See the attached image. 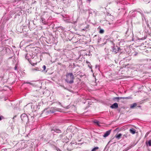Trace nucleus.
<instances>
[{"instance_id": "nucleus-1", "label": "nucleus", "mask_w": 151, "mask_h": 151, "mask_svg": "<svg viewBox=\"0 0 151 151\" xmlns=\"http://www.w3.org/2000/svg\"><path fill=\"white\" fill-rule=\"evenodd\" d=\"M66 79L65 81L68 83L72 84L74 83V77L72 73H67L66 75Z\"/></svg>"}, {"instance_id": "nucleus-2", "label": "nucleus", "mask_w": 151, "mask_h": 151, "mask_svg": "<svg viewBox=\"0 0 151 151\" xmlns=\"http://www.w3.org/2000/svg\"><path fill=\"white\" fill-rule=\"evenodd\" d=\"M122 49L117 46H114L112 47V52L115 54L118 52L122 53Z\"/></svg>"}, {"instance_id": "nucleus-3", "label": "nucleus", "mask_w": 151, "mask_h": 151, "mask_svg": "<svg viewBox=\"0 0 151 151\" xmlns=\"http://www.w3.org/2000/svg\"><path fill=\"white\" fill-rule=\"evenodd\" d=\"M21 118L22 121L27 123L29 122V119L27 115L25 114H22L21 115Z\"/></svg>"}, {"instance_id": "nucleus-4", "label": "nucleus", "mask_w": 151, "mask_h": 151, "mask_svg": "<svg viewBox=\"0 0 151 151\" xmlns=\"http://www.w3.org/2000/svg\"><path fill=\"white\" fill-rule=\"evenodd\" d=\"M51 133L54 135V132L59 134L62 132L58 128L56 127H53L51 130Z\"/></svg>"}, {"instance_id": "nucleus-5", "label": "nucleus", "mask_w": 151, "mask_h": 151, "mask_svg": "<svg viewBox=\"0 0 151 151\" xmlns=\"http://www.w3.org/2000/svg\"><path fill=\"white\" fill-rule=\"evenodd\" d=\"M58 138L61 140L63 142H67L68 140L67 137L63 134H61L60 135Z\"/></svg>"}, {"instance_id": "nucleus-6", "label": "nucleus", "mask_w": 151, "mask_h": 151, "mask_svg": "<svg viewBox=\"0 0 151 151\" xmlns=\"http://www.w3.org/2000/svg\"><path fill=\"white\" fill-rule=\"evenodd\" d=\"M25 58L29 60V58H33L34 57H33L32 56H31L30 54L27 53L25 56Z\"/></svg>"}, {"instance_id": "nucleus-7", "label": "nucleus", "mask_w": 151, "mask_h": 151, "mask_svg": "<svg viewBox=\"0 0 151 151\" xmlns=\"http://www.w3.org/2000/svg\"><path fill=\"white\" fill-rule=\"evenodd\" d=\"M111 133V130H109L105 132L104 134L103 135V137H106L109 136Z\"/></svg>"}, {"instance_id": "nucleus-8", "label": "nucleus", "mask_w": 151, "mask_h": 151, "mask_svg": "<svg viewBox=\"0 0 151 151\" xmlns=\"http://www.w3.org/2000/svg\"><path fill=\"white\" fill-rule=\"evenodd\" d=\"M118 104L117 103H115L113 104H112L111 106L110 107L112 109L116 108L118 107Z\"/></svg>"}, {"instance_id": "nucleus-9", "label": "nucleus", "mask_w": 151, "mask_h": 151, "mask_svg": "<svg viewBox=\"0 0 151 151\" xmlns=\"http://www.w3.org/2000/svg\"><path fill=\"white\" fill-rule=\"evenodd\" d=\"M122 99V97H116L113 98V100L115 101L119 102V100Z\"/></svg>"}, {"instance_id": "nucleus-10", "label": "nucleus", "mask_w": 151, "mask_h": 151, "mask_svg": "<svg viewBox=\"0 0 151 151\" xmlns=\"http://www.w3.org/2000/svg\"><path fill=\"white\" fill-rule=\"evenodd\" d=\"M40 19V21H42V23H43L44 24H47V22L45 21V19L42 17H41Z\"/></svg>"}, {"instance_id": "nucleus-11", "label": "nucleus", "mask_w": 151, "mask_h": 151, "mask_svg": "<svg viewBox=\"0 0 151 151\" xmlns=\"http://www.w3.org/2000/svg\"><path fill=\"white\" fill-rule=\"evenodd\" d=\"M89 27V25L86 24V26H85L83 29H82L81 30L82 31H87V29H88Z\"/></svg>"}, {"instance_id": "nucleus-12", "label": "nucleus", "mask_w": 151, "mask_h": 151, "mask_svg": "<svg viewBox=\"0 0 151 151\" xmlns=\"http://www.w3.org/2000/svg\"><path fill=\"white\" fill-rule=\"evenodd\" d=\"M44 112L45 113H53L55 112V111H52V110H50V111L48 110L47 111V110H45L44 111Z\"/></svg>"}, {"instance_id": "nucleus-13", "label": "nucleus", "mask_w": 151, "mask_h": 151, "mask_svg": "<svg viewBox=\"0 0 151 151\" xmlns=\"http://www.w3.org/2000/svg\"><path fill=\"white\" fill-rule=\"evenodd\" d=\"M129 132L133 134H134L136 132V130L133 128H132L129 130Z\"/></svg>"}, {"instance_id": "nucleus-14", "label": "nucleus", "mask_w": 151, "mask_h": 151, "mask_svg": "<svg viewBox=\"0 0 151 151\" xmlns=\"http://www.w3.org/2000/svg\"><path fill=\"white\" fill-rule=\"evenodd\" d=\"M137 105V104L136 103L132 104L130 105V108L131 109H133L134 108V107L136 106Z\"/></svg>"}, {"instance_id": "nucleus-15", "label": "nucleus", "mask_w": 151, "mask_h": 151, "mask_svg": "<svg viewBox=\"0 0 151 151\" xmlns=\"http://www.w3.org/2000/svg\"><path fill=\"white\" fill-rule=\"evenodd\" d=\"M122 136V134L121 133H120L118 134H116L115 136V137L117 138L118 139H119Z\"/></svg>"}, {"instance_id": "nucleus-16", "label": "nucleus", "mask_w": 151, "mask_h": 151, "mask_svg": "<svg viewBox=\"0 0 151 151\" xmlns=\"http://www.w3.org/2000/svg\"><path fill=\"white\" fill-rule=\"evenodd\" d=\"M42 68H43V70H42V71L43 72H45V73L47 72V71L45 70L46 69V67L45 65H44L42 66Z\"/></svg>"}, {"instance_id": "nucleus-17", "label": "nucleus", "mask_w": 151, "mask_h": 151, "mask_svg": "<svg viewBox=\"0 0 151 151\" xmlns=\"http://www.w3.org/2000/svg\"><path fill=\"white\" fill-rule=\"evenodd\" d=\"M101 38L100 37H99V36H98V41H97L98 43H100V41L101 40Z\"/></svg>"}, {"instance_id": "nucleus-18", "label": "nucleus", "mask_w": 151, "mask_h": 151, "mask_svg": "<svg viewBox=\"0 0 151 151\" xmlns=\"http://www.w3.org/2000/svg\"><path fill=\"white\" fill-rule=\"evenodd\" d=\"M146 145H147V144H149V146H151V139L149 140L148 143H147V142H146Z\"/></svg>"}, {"instance_id": "nucleus-19", "label": "nucleus", "mask_w": 151, "mask_h": 151, "mask_svg": "<svg viewBox=\"0 0 151 151\" xmlns=\"http://www.w3.org/2000/svg\"><path fill=\"white\" fill-rule=\"evenodd\" d=\"M99 148L98 147H96L94 148L91 150V151H96V150L98 149Z\"/></svg>"}, {"instance_id": "nucleus-20", "label": "nucleus", "mask_w": 151, "mask_h": 151, "mask_svg": "<svg viewBox=\"0 0 151 151\" xmlns=\"http://www.w3.org/2000/svg\"><path fill=\"white\" fill-rule=\"evenodd\" d=\"M86 63L88 64V67L90 68H91V66H90V65H91L90 64V63L88 61H86Z\"/></svg>"}, {"instance_id": "nucleus-21", "label": "nucleus", "mask_w": 151, "mask_h": 151, "mask_svg": "<svg viewBox=\"0 0 151 151\" xmlns=\"http://www.w3.org/2000/svg\"><path fill=\"white\" fill-rule=\"evenodd\" d=\"M99 121H97L96 120H95L94 121V123L95 124H97L98 125H99Z\"/></svg>"}, {"instance_id": "nucleus-22", "label": "nucleus", "mask_w": 151, "mask_h": 151, "mask_svg": "<svg viewBox=\"0 0 151 151\" xmlns=\"http://www.w3.org/2000/svg\"><path fill=\"white\" fill-rule=\"evenodd\" d=\"M35 70L37 71H41V69H40V68H38V67L36 68H35Z\"/></svg>"}, {"instance_id": "nucleus-23", "label": "nucleus", "mask_w": 151, "mask_h": 151, "mask_svg": "<svg viewBox=\"0 0 151 151\" xmlns=\"http://www.w3.org/2000/svg\"><path fill=\"white\" fill-rule=\"evenodd\" d=\"M127 134H124L122 137V139H124L125 138H127Z\"/></svg>"}, {"instance_id": "nucleus-24", "label": "nucleus", "mask_w": 151, "mask_h": 151, "mask_svg": "<svg viewBox=\"0 0 151 151\" xmlns=\"http://www.w3.org/2000/svg\"><path fill=\"white\" fill-rule=\"evenodd\" d=\"M104 32V31L103 29H101L99 31V33L101 34L103 33Z\"/></svg>"}, {"instance_id": "nucleus-25", "label": "nucleus", "mask_w": 151, "mask_h": 151, "mask_svg": "<svg viewBox=\"0 0 151 151\" xmlns=\"http://www.w3.org/2000/svg\"><path fill=\"white\" fill-rule=\"evenodd\" d=\"M24 83H27V84H29L31 85H33V84L31 82H26Z\"/></svg>"}, {"instance_id": "nucleus-26", "label": "nucleus", "mask_w": 151, "mask_h": 151, "mask_svg": "<svg viewBox=\"0 0 151 151\" xmlns=\"http://www.w3.org/2000/svg\"><path fill=\"white\" fill-rule=\"evenodd\" d=\"M107 40H104V43L102 44L103 45L106 43L107 42Z\"/></svg>"}, {"instance_id": "nucleus-27", "label": "nucleus", "mask_w": 151, "mask_h": 151, "mask_svg": "<svg viewBox=\"0 0 151 151\" xmlns=\"http://www.w3.org/2000/svg\"><path fill=\"white\" fill-rule=\"evenodd\" d=\"M44 135H42L40 137V139H43L44 138Z\"/></svg>"}, {"instance_id": "nucleus-28", "label": "nucleus", "mask_w": 151, "mask_h": 151, "mask_svg": "<svg viewBox=\"0 0 151 151\" xmlns=\"http://www.w3.org/2000/svg\"><path fill=\"white\" fill-rule=\"evenodd\" d=\"M96 68L98 70H99V65H96L95 66Z\"/></svg>"}, {"instance_id": "nucleus-29", "label": "nucleus", "mask_w": 151, "mask_h": 151, "mask_svg": "<svg viewBox=\"0 0 151 151\" xmlns=\"http://www.w3.org/2000/svg\"><path fill=\"white\" fill-rule=\"evenodd\" d=\"M4 119V117L3 116H0V121L2 119Z\"/></svg>"}, {"instance_id": "nucleus-30", "label": "nucleus", "mask_w": 151, "mask_h": 151, "mask_svg": "<svg viewBox=\"0 0 151 151\" xmlns=\"http://www.w3.org/2000/svg\"><path fill=\"white\" fill-rule=\"evenodd\" d=\"M129 99V97H122V99Z\"/></svg>"}, {"instance_id": "nucleus-31", "label": "nucleus", "mask_w": 151, "mask_h": 151, "mask_svg": "<svg viewBox=\"0 0 151 151\" xmlns=\"http://www.w3.org/2000/svg\"><path fill=\"white\" fill-rule=\"evenodd\" d=\"M14 69L15 70H17V66L16 64V65L14 67Z\"/></svg>"}, {"instance_id": "nucleus-32", "label": "nucleus", "mask_w": 151, "mask_h": 151, "mask_svg": "<svg viewBox=\"0 0 151 151\" xmlns=\"http://www.w3.org/2000/svg\"><path fill=\"white\" fill-rule=\"evenodd\" d=\"M60 86H61L64 89H66V88L63 85H61Z\"/></svg>"}, {"instance_id": "nucleus-33", "label": "nucleus", "mask_w": 151, "mask_h": 151, "mask_svg": "<svg viewBox=\"0 0 151 151\" xmlns=\"http://www.w3.org/2000/svg\"><path fill=\"white\" fill-rule=\"evenodd\" d=\"M78 1L79 2H80V4H82V1L81 0H78Z\"/></svg>"}, {"instance_id": "nucleus-34", "label": "nucleus", "mask_w": 151, "mask_h": 151, "mask_svg": "<svg viewBox=\"0 0 151 151\" xmlns=\"http://www.w3.org/2000/svg\"><path fill=\"white\" fill-rule=\"evenodd\" d=\"M137 52H136V53H135L134 54V56H136V55H137Z\"/></svg>"}, {"instance_id": "nucleus-35", "label": "nucleus", "mask_w": 151, "mask_h": 151, "mask_svg": "<svg viewBox=\"0 0 151 151\" xmlns=\"http://www.w3.org/2000/svg\"><path fill=\"white\" fill-rule=\"evenodd\" d=\"M80 76L81 77H82L83 76V75H80Z\"/></svg>"}, {"instance_id": "nucleus-36", "label": "nucleus", "mask_w": 151, "mask_h": 151, "mask_svg": "<svg viewBox=\"0 0 151 151\" xmlns=\"http://www.w3.org/2000/svg\"><path fill=\"white\" fill-rule=\"evenodd\" d=\"M89 2H90L91 0H87Z\"/></svg>"}, {"instance_id": "nucleus-37", "label": "nucleus", "mask_w": 151, "mask_h": 151, "mask_svg": "<svg viewBox=\"0 0 151 151\" xmlns=\"http://www.w3.org/2000/svg\"><path fill=\"white\" fill-rule=\"evenodd\" d=\"M89 14H91L92 13H91V12H90V11H89Z\"/></svg>"}, {"instance_id": "nucleus-38", "label": "nucleus", "mask_w": 151, "mask_h": 151, "mask_svg": "<svg viewBox=\"0 0 151 151\" xmlns=\"http://www.w3.org/2000/svg\"><path fill=\"white\" fill-rule=\"evenodd\" d=\"M9 58H12V57H10Z\"/></svg>"}, {"instance_id": "nucleus-39", "label": "nucleus", "mask_w": 151, "mask_h": 151, "mask_svg": "<svg viewBox=\"0 0 151 151\" xmlns=\"http://www.w3.org/2000/svg\"><path fill=\"white\" fill-rule=\"evenodd\" d=\"M132 146H130V148H132Z\"/></svg>"}, {"instance_id": "nucleus-40", "label": "nucleus", "mask_w": 151, "mask_h": 151, "mask_svg": "<svg viewBox=\"0 0 151 151\" xmlns=\"http://www.w3.org/2000/svg\"><path fill=\"white\" fill-rule=\"evenodd\" d=\"M45 151H47V150H45Z\"/></svg>"}]
</instances>
